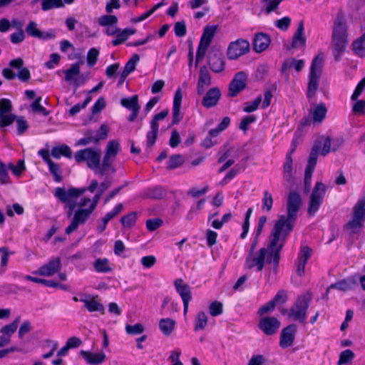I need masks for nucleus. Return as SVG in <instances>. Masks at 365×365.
Returning <instances> with one entry per match:
<instances>
[{
	"mask_svg": "<svg viewBox=\"0 0 365 365\" xmlns=\"http://www.w3.org/2000/svg\"><path fill=\"white\" fill-rule=\"evenodd\" d=\"M347 26L344 15L339 12L337 14L334 22L332 31L333 55L336 61H340L349 41L347 38Z\"/></svg>",
	"mask_w": 365,
	"mask_h": 365,
	"instance_id": "f03ea898",
	"label": "nucleus"
},
{
	"mask_svg": "<svg viewBox=\"0 0 365 365\" xmlns=\"http://www.w3.org/2000/svg\"><path fill=\"white\" fill-rule=\"evenodd\" d=\"M26 32L29 36L39 39H48L55 36L53 34L44 33L38 29L36 23L33 21H31L26 27Z\"/></svg>",
	"mask_w": 365,
	"mask_h": 365,
	"instance_id": "a878e982",
	"label": "nucleus"
},
{
	"mask_svg": "<svg viewBox=\"0 0 365 365\" xmlns=\"http://www.w3.org/2000/svg\"><path fill=\"white\" fill-rule=\"evenodd\" d=\"M120 104L122 106L130 110L140 109V106L138 104V97L137 95L132 96L129 98H122L120 101Z\"/></svg>",
	"mask_w": 365,
	"mask_h": 365,
	"instance_id": "e433bc0d",
	"label": "nucleus"
},
{
	"mask_svg": "<svg viewBox=\"0 0 365 365\" xmlns=\"http://www.w3.org/2000/svg\"><path fill=\"white\" fill-rule=\"evenodd\" d=\"M113 183V178L111 177H106L105 180L100 184L98 190L92 200L91 205L93 208H96L100 198L101 197L103 192L110 187Z\"/></svg>",
	"mask_w": 365,
	"mask_h": 365,
	"instance_id": "7c9ffc66",
	"label": "nucleus"
},
{
	"mask_svg": "<svg viewBox=\"0 0 365 365\" xmlns=\"http://www.w3.org/2000/svg\"><path fill=\"white\" fill-rule=\"evenodd\" d=\"M175 322L171 319L165 318L160 320L159 328L166 336H168L173 331Z\"/></svg>",
	"mask_w": 365,
	"mask_h": 365,
	"instance_id": "58836bf2",
	"label": "nucleus"
},
{
	"mask_svg": "<svg viewBox=\"0 0 365 365\" xmlns=\"http://www.w3.org/2000/svg\"><path fill=\"white\" fill-rule=\"evenodd\" d=\"M81 302L84 303L85 307L90 312H100L101 314L105 313L104 306L98 300V297H89L86 299H81Z\"/></svg>",
	"mask_w": 365,
	"mask_h": 365,
	"instance_id": "cd10ccee",
	"label": "nucleus"
},
{
	"mask_svg": "<svg viewBox=\"0 0 365 365\" xmlns=\"http://www.w3.org/2000/svg\"><path fill=\"white\" fill-rule=\"evenodd\" d=\"M249 51V41L242 38H239L230 43L227 48V57L230 60H235L247 53Z\"/></svg>",
	"mask_w": 365,
	"mask_h": 365,
	"instance_id": "4468645a",
	"label": "nucleus"
},
{
	"mask_svg": "<svg viewBox=\"0 0 365 365\" xmlns=\"http://www.w3.org/2000/svg\"><path fill=\"white\" fill-rule=\"evenodd\" d=\"M230 118L229 117H225L216 128L211 129L209 131V135L210 136H217L230 125Z\"/></svg>",
	"mask_w": 365,
	"mask_h": 365,
	"instance_id": "37998d69",
	"label": "nucleus"
},
{
	"mask_svg": "<svg viewBox=\"0 0 365 365\" xmlns=\"http://www.w3.org/2000/svg\"><path fill=\"white\" fill-rule=\"evenodd\" d=\"M42 10L48 11L54 8L63 6L62 0H42Z\"/></svg>",
	"mask_w": 365,
	"mask_h": 365,
	"instance_id": "49530a36",
	"label": "nucleus"
},
{
	"mask_svg": "<svg viewBox=\"0 0 365 365\" xmlns=\"http://www.w3.org/2000/svg\"><path fill=\"white\" fill-rule=\"evenodd\" d=\"M163 190L158 187L149 188L145 191V195L150 198L160 199L163 197Z\"/></svg>",
	"mask_w": 365,
	"mask_h": 365,
	"instance_id": "8fccbe9b",
	"label": "nucleus"
},
{
	"mask_svg": "<svg viewBox=\"0 0 365 365\" xmlns=\"http://www.w3.org/2000/svg\"><path fill=\"white\" fill-rule=\"evenodd\" d=\"M140 60V57L138 54H133L128 61L125 63L123 71L125 73H130L135 71L137 63Z\"/></svg>",
	"mask_w": 365,
	"mask_h": 365,
	"instance_id": "a18cd8bd",
	"label": "nucleus"
},
{
	"mask_svg": "<svg viewBox=\"0 0 365 365\" xmlns=\"http://www.w3.org/2000/svg\"><path fill=\"white\" fill-rule=\"evenodd\" d=\"M125 331L128 334L136 335L143 333L144 331V327L141 324L139 323L134 325L127 324L125 326Z\"/></svg>",
	"mask_w": 365,
	"mask_h": 365,
	"instance_id": "052dcab7",
	"label": "nucleus"
},
{
	"mask_svg": "<svg viewBox=\"0 0 365 365\" xmlns=\"http://www.w3.org/2000/svg\"><path fill=\"white\" fill-rule=\"evenodd\" d=\"M175 288L180 296L183 302V313L186 315L189 302L192 300V292L190 287L184 282L182 279H178L174 282Z\"/></svg>",
	"mask_w": 365,
	"mask_h": 365,
	"instance_id": "2eb2a0df",
	"label": "nucleus"
},
{
	"mask_svg": "<svg viewBox=\"0 0 365 365\" xmlns=\"http://www.w3.org/2000/svg\"><path fill=\"white\" fill-rule=\"evenodd\" d=\"M262 202V210L266 212H269L272 208L273 198L271 193L269 191H264Z\"/></svg>",
	"mask_w": 365,
	"mask_h": 365,
	"instance_id": "c03bdc74",
	"label": "nucleus"
},
{
	"mask_svg": "<svg viewBox=\"0 0 365 365\" xmlns=\"http://www.w3.org/2000/svg\"><path fill=\"white\" fill-rule=\"evenodd\" d=\"M304 21H301L298 24L297 30L293 38L291 47L293 48H299L303 47L306 43V37L304 35Z\"/></svg>",
	"mask_w": 365,
	"mask_h": 365,
	"instance_id": "bb28decb",
	"label": "nucleus"
},
{
	"mask_svg": "<svg viewBox=\"0 0 365 365\" xmlns=\"http://www.w3.org/2000/svg\"><path fill=\"white\" fill-rule=\"evenodd\" d=\"M326 191L327 186L323 182H317L316 183L309 198L307 209L309 215H314L318 211L323 202Z\"/></svg>",
	"mask_w": 365,
	"mask_h": 365,
	"instance_id": "6e6552de",
	"label": "nucleus"
},
{
	"mask_svg": "<svg viewBox=\"0 0 365 365\" xmlns=\"http://www.w3.org/2000/svg\"><path fill=\"white\" fill-rule=\"evenodd\" d=\"M209 311L210 315L212 317H217L222 314L223 312L222 304L218 301L212 302L209 307Z\"/></svg>",
	"mask_w": 365,
	"mask_h": 365,
	"instance_id": "6e6d98bb",
	"label": "nucleus"
},
{
	"mask_svg": "<svg viewBox=\"0 0 365 365\" xmlns=\"http://www.w3.org/2000/svg\"><path fill=\"white\" fill-rule=\"evenodd\" d=\"M81 62L73 63L71 67L64 71L65 80L68 82H72L75 79L74 77L79 75L80 73V65Z\"/></svg>",
	"mask_w": 365,
	"mask_h": 365,
	"instance_id": "ea45409f",
	"label": "nucleus"
},
{
	"mask_svg": "<svg viewBox=\"0 0 365 365\" xmlns=\"http://www.w3.org/2000/svg\"><path fill=\"white\" fill-rule=\"evenodd\" d=\"M86 190V188L72 187L66 190L63 187H56L54 195L63 203H71L76 202L77 198Z\"/></svg>",
	"mask_w": 365,
	"mask_h": 365,
	"instance_id": "9b49d317",
	"label": "nucleus"
},
{
	"mask_svg": "<svg viewBox=\"0 0 365 365\" xmlns=\"http://www.w3.org/2000/svg\"><path fill=\"white\" fill-rule=\"evenodd\" d=\"M94 267L98 272H108L110 271L107 259H98L94 263Z\"/></svg>",
	"mask_w": 365,
	"mask_h": 365,
	"instance_id": "09e8293b",
	"label": "nucleus"
},
{
	"mask_svg": "<svg viewBox=\"0 0 365 365\" xmlns=\"http://www.w3.org/2000/svg\"><path fill=\"white\" fill-rule=\"evenodd\" d=\"M269 36L264 33L257 34L254 38L253 48L257 53L265 51L270 44Z\"/></svg>",
	"mask_w": 365,
	"mask_h": 365,
	"instance_id": "b1692460",
	"label": "nucleus"
},
{
	"mask_svg": "<svg viewBox=\"0 0 365 365\" xmlns=\"http://www.w3.org/2000/svg\"><path fill=\"white\" fill-rule=\"evenodd\" d=\"M182 99V93L180 88H178L174 96L173 106V125L178 124L180 120V106Z\"/></svg>",
	"mask_w": 365,
	"mask_h": 365,
	"instance_id": "393cba45",
	"label": "nucleus"
},
{
	"mask_svg": "<svg viewBox=\"0 0 365 365\" xmlns=\"http://www.w3.org/2000/svg\"><path fill=\"white\" fill-rule=\"evenodd\" d=\"M282 1L283 0H262V2L265 6L266 12L269 14L272 11H275Z\"/></svg>",
	"mask_w": 365,
	"mask_h": 365,
	"instance_id": "3c124183",
	"label": "nucleus"
},
{
	"mask_svg": "<svg viewBox=\"0 0 365 365\" xmlns=\"http://www.w3.org/2000/svg\"><path fill=\"white\" fill-rule=\"evenodd\" d=\"M207 324V317L204 312H200L197 313L195 320L194 330L197 331L199 330L204 329Z\"/></svg>",
	"mask_w": 365,
	"mask_h": 365,
	"instance_id": "a19ab883",
	"label": "nucleus"
},
{
	"mask_svg": "<svg viewBox=\"0 0 365 365\" xmlns=\"http://www.w3.org/2000/svg\"><path fill=\"white\" fill-rule=\"evenodd\" d=\"M98 23L101 26H110L116 25L118 23V18L113 15H103L98 18Z\"/></svg>",
	"mask_w": 365,
	"mask_h": 365,
	"instance_id": "79ce46f5",
	"label": "nucleus"
},
{
	"mask_svg": "<svg viewBox=\"0 0 365 365\" xmlns=\"http://www.w3.org/2000/svg\"><path fill=\"white\" fill-rule=\"evenodd\" d=\"M208 64L210 69L215 73H220L225 69V62L222 53L213 51L209 53Z\"/></svg>",
	"mask_w": 365,
	"mask_h": 365,
	"instance_id": "6ab92c4d",
	"label": "nucleus"
},
{
	"mask_svg": "<svg viewBox=\"0 0 365 365\" xmlns=\"http://www.w3.org/2000/svg\"><path fill=\"white\" fill-rule=\"evenodd\" d=\"M365 88V77L361 78L357 85L355 91L351 96V100L355 101L352 106L351 114L350 118L354 120L356 115H361L365 113V101L358 100L359 96L362 93Z\"/></svg>",
	"mask_w": 365,
	"mask_h": 365,
	"instance_id": "9d476101",
	"label": "nucleus"
},
{
	"mask_svg": "<svg viewBox=\"0 0 365 365\" xmlns=\"http://www.w3.org/2000/svg\"><path fill=\"white\" fill-rule=\"evenodd\" d=\"M99 55V51L96 48H91L87 54V63L89 66H93L96 64Z\"/></svg>",
	"mask_w": 365,
	"mask_h": 365,
	"instance_id": "338daca9",
	"label": "nucleus"
},
{
	"mask_svg": "<svg viewBox=\"0 0 365 365\" xmlns=\"http://www.w3.org/2000/svg\"><path fill=\"white\" fill-rule=\"evenodd\" d=\"M208 45L202 43L200 42L197 53H196V59H195V67L197 66L198 63L204 58L207 49L208 48Z\"/></svg>",
	"mask_w": 365,
	"mask_h": 365,
	"instance_id": "680f3d73",
	"label": "nucleus"
},
{
	"mask_svg": "<svg viewBox=\"0 0 365 365\" xmlns=\"http://www.w3.org/2000/svg\"><path fill=\"white\" fill-rule=\"evenodd\" d=\"M16 126H17V133L18 135H22L24 133L26 130L28 129V123L27 121L24 118V117H18L16 119Z\"/></svg>",
	"mask_w": 365,
	"mask_h": 365,
	"instance_id": "774afa93",
	"label": "nucleus"
},
{
	"mask_svg": "<svg viewBox=\"0 0 365 365\" xmlns=\"http://www.w3.org/2000/svg\"><path fill=\"white\" fill-rule=\"evenodd\" d=\"M302 203V198L298 192L294 191L289 192L287 200V215L279 216L274 225L270 243L267 248L262 247L255 254H248L245 264L246 269L256 267L257 271H262L266 262L273 263L274 270H277L281 250L287 236L293 230Z\"/></svg>",
	"mask_w": 365,
	"mask_h": 365,
	"instance_id": "f257e3e1",
	"label": "nucleus"
},
{
	"mask_svg": "<svg viewBox=\"0 0 365 365\" xmlns=\"http://www.w3.org/2000/svg\"><path fill=\"white\" fill-rule=\"evenodd\" d=\"M293 150L288 153L286 156V161L283 165L284 178L289 182L292 177V158L291 155Z\"/></svg>",
	"mask_w": 365,
	"mask_h": 365,
	"instance_id": "4c0bfd02",
	"label": "nucleus"
},
{
	"mask_svg": "<svg viewBox=\"0 0 365 365\" xmlns=\"http://www.w3.org/2000/svg\"><path fill=\"white\" fill-rule=\"evenodd\" d=\"M101 156V153L99 150L89 148L77 151L74 155V158L78 163L86 162L89 168L98 170L97 172L99 173Z\"/></svg>",
	"mask_w": 365,
	"mask_h": 365,
	"instance_id": "0eeeda50",
	"label": "nucleus"
},
{
	"mask_svg": "<svg viewBox=\"0 0 365 365\" xmlns=\"http://www.w3.org/2000/svg\"><path fill=\"white\" fill-rule=\"evenodd\" d=\"M247 75L244 71L237 72L229 86V96H235L245 89L247 83Z\"/></svg>",
	"mask_w": 365,
	"mask_h": 365,
	"instance_id": "f3484780",
	"label": "nucleus"
},
{
	"mask_svg": "<svg viewBox=\"0 0 365 365\" xmlns=\"http://www.w3.org/2000/svg\"><path fill=\"white\" fill-rule=\"evenodd\" d=\"M311 300L312 295L309 292L302 294L298 297L294 305L289 309H284L282 313H287L289 318L304 323Z\"/></svg>",
	"mask_w": 365,
	"mask_h": 365,
	"instance_id": "7ed1b4c3",
	"label": "nucleus"
},
{
	"mask_svg": "<svg viewBox=\"0 0 365 365\" xmlns=\"http://www.w3.org/2000/svg\"><path fill=\"white\" fill-rule=\"evenodd\" d=\"M217 27L216 26H206L204 29L202 35L200 38V43L210 46Z\"/></svg>",
	"mask_w": 365,
	"mask_h": 365,
	"instance_id": "72a5a7b5",
	"label": "nucleus"
},
{
	"mask_svg": "<svg viewBox=\"0 0 365 365\" xmlns=\"http://www.w3.org/2000/svg\"><path fill=\"white\" fill-rule=\"evenodd\" d=\"M281 325L280 321L274 317H263L259 321V329L266 335L275 334Z\"/></svg>",
	"mask_w": 365,
	"mask_h": 365,
	"instance_id": "dca6fc26",
	"label": "nucleus"
},
{
	"mask_svg": "<svg viewBox=\"0 0 365 365\" xmlns=\"http://www.w3.org/2000/svg\"><path fill=\"white\" fill-rule=\"evenodd\" d=\"M211 84V76L206 66H202L199 71V78L197 84V92L202 95L205 89Z\"/></svg>",
	"mask_w": 365,
	"mask_h": 365,
	"instance_id": "412c9836",
	"label": "nucleus"
},
{
	"mask_svg": "<svg viewBox=\"0 0 365 365\" xmlns=\"http://www.w3.org/2000/svg\"><path fill=\"white\" fill-rule=\"evenodd\" d=\"M358 280H359L362 289L365 290V275L359 277L357 275H354L331 284L328 287L327 292L328 293L329 290L332 289H336L341 292H347L354 289L358 287Z\"/></svg>",
	"mask_w": 365,
	"mask_h": 365,
	"instance_id": "1a4fd4ad",
	"label": "nucleus"
},
{
	"mask_svg": "<svg viewBox=\"0 0 365 365\" xmlns=\"http://www.w3.org/2000/svg\"><path fill=\"white\" fill-rule=\"evenodd\" d=\"M16 116L13 114H4L0 115V128H4L10 125L16 119Z\"/></svg>",
	"mask_w": 365,
	"mask_h": 365,
	"instance_id": "69168bd1",
	"label": "nucleus"
},
{
	"mask_svg": "<svg viewBox=\"0 0 365 365\" xmlns=\"http://www.w3.org/2000/svg\"><path fill=\"white\" fill-rule=\"evenodd\" d=\"M221 93L218 88L210 89L205 95L202 104L207 108L216 106L220 98Z\"/></svg>",
	"mask_w": 365,
	"mask_h": 365,
	"instance_id": "5701e85b",
	"label": "nucleus"
},
{
	"mask_svg": "<svg viewBox=\"0 0 365 365\" xmlns=\"http://www.w3.org/2000/svg\"><path fill=\"white\" fill-rule=\"evenodd\" d=\"M324 64V55L319 54L312 60L309 75V83L307 96L309 99L312 98L319 88V81L321 77Z\"/></svg>",
	"mask_w": 365,
	"mask_h": 365,
	"instance_id": "20e7f679",
	"label": "nucleus"
},
{
	"mask_svg": "<svg viewBox=\"0 0 365 365\" xmlns=\"http://www.w3.org/2000/svg\"><path fill=\"white\" fill-rule=\"evenodd\" d=\"M120 150V145L118 140H112L108 143L105 150V155L99 169V174L101 176L104 175L108 170H111L113 173L115 172V169L112 166V163Z\"/></svg>",
	"mask_w": 365,
	"mask_h": 365,
	"instance_id": "39448f33",
	"label": "nucleus"
},
{
	"mask_svg": "<svg viewBox=\"0 0 365 365\" xmlns=\"http://www.w3.org/2000/svg\"><path fill=\"white\" fill-rule=\"evenodd\" d=\"M48 165L50 173L54 177V180L58 182H61L62 180V176L59 166L53 161L50 163Z\"/></svg>",
	"mask_w": 365,
	"mask_h": 365,
	"instance_id": "864d4df0",
	"label": "nucleus"
},
{
	"mask_svg": "<svg viewBox=\"0 0 365 365\" xmlns=\"http://www.w3.org/2000/svg\"><path fill=\"white\" fill-rule=\"evenodd\" d=\"M322 143L319 140H317L314 143L311 152L309 153V156L308 158V163L306 169L309 170H314L315 168V165L317 162L318 155L320 153Z\"/></svg>",
	"mask_w": 365,
	"mask_h": 365,
	"instance_id": "c756f323",
	"label": "nucleus"
},
{
	"mask_svg": "<svg viewBox=\"0 0 365 365\" xmlns=\"http://www.w3.org/2000/svg\"><path fill=\"white\" fill-rule=\"evenodd\" d=\"M95 209L93 208V205L91 204L88 209L81 208L76 210L71 224L66 229V233L70 235L76 230L79 225L86 222Z\"/></svg>",
	"mask_w": 365,
	"mask_h": 365,
	"instance_id": "ddd939ff",
	"label": "nucleus"
},
{
	"mask_svg": "<svg viewBox=\"0 0 365 365\" xmlns=\"http://www.w3.org/2000/svg\"><path fill=\"white\" fill-rule=\"evenodd\" d=\"M352 48L356 55L361 57L365 56V34H361L359 38L353 42Z\"/></svg>",
	"mask_w": 365,
	"mask_h": 365,
	"instance_id": "c9c22d12",
	"label": "nucleus"
},
{
	"mask_svg": "<svg viewBox=\"0 0 365 365\" xmlns=\"http://www.w3.org/2000/svg\"><path fill=\"white\" fill-rule=\"evenodd\" d=\"M296 332V324H290L283 329L280 335V346L283 349L291 346L293 344Z\"/></svg>",
	"mask_w": 365,
	"mask_h": 365,
	"instance_id": "aec40b11",
	"label": "nucleus"
},
{
	"mask_svg": "<svg viewBox=\"0 0 365 365\" xmlns=\"http://www.w3.org/2000/svg\"><path fill=\"white\" fill-rule=\"evenodd\" d=\"M90 143H97L96 139L94 136V131L93 130H88L86 133L85 137L80 139L77 145H86Z\"/></svg>",
	"mask_w": 365,
	"mask_h": 365,
	"instance_id": "603ef678",
	"label": "nucleus"
},
{
	"mask_svg": "<svg viewBox=\"0 0 365 365\" xmlns=\"http://www.w3.org/2000/svg\"><path fill=\"white\" fill-rule=\"evenodd\" d=\"M183 163L182 156L181 155H175L170 158L168 162V169L173 170L175 169L180 165H181Z\"/></svg>",
	"mask_w": 365,
	"mask_h": 365,
	"instance_id": "5fc2aeb1",
	"label": "nucleus"
},
{
	"mask_svg": "<svg viewBox=\"0 0 365 365\" xmlns=\"http://www.w3.org/2000/svg\"><path fill=\"white\" fill-rule=\"evenodd\" d=\"M352 220L345 225L350 235L358 233L363 227L365 218V199H360L353 209Z\"/></svg>",
	"mask_w": 365,
	"mask_h": 365,
	"instance_id": "423d86ee",
	"label": "nucleus"
},
{
	"mask_svg": "<svg viewBox=\"0 0 365 365\" xmlns=\"http://www.w3.org/2000/svg\"><path fill=\"white\" fill-rule=\"evenodd\" d=\"M327 110L324 103L317 105L312 110L313 122L320 123L326 117Z\"/></svg>",
	"mask_w": 365,
	"mask_h": 365,
	"instance_id": "2f4dec72",
	"label": "nucleus"
},
{
	"mask_svg": "<svg viewBox=\"0 0 365 365\" xmlns=\"http://www.w3.org/2000/svg\"><path fill=\"white\" fill-rule=\"evenodd\" d=\"M81 355L86 361L87 363L92 365H98L106 359V354L103 352L91 353L87 351H81Z\"/></svg>",
	"mask_w": 365,
	"mask_h": 365,
	"instance_id": "c85d7f7f",
	"label": "nucleus"
},
{
	"mask_svg": "<svg viewBox=\"0 0 365 365\" xmlns=\"http://www.w3.org/2000/svg\"><path fill=\"white\" fill-rule=\"evenodd\" d=\"M291 19L289 16H284L280 19L275 21L274 26L282 31H287L291 24Z\"/></svg>",
	"mask_w": 365,
	"mask_h": 365,
	"instance_id": "e2e57ef3",
	"label": "nucleus"
},
{
	"mask_svg": "<svg viewBox=\"0 0 365 365\" xmlns=\"http://www.w3.org/2000/svg\"><path fill=\"white\" fill-rule=\"evenodd\" d=\"M261 101H262V97H261V96H259L253 101L246 103L245 106L243 108V110L246 113H251V112L256 110L258 108L259 105L260 104Z\"/></svg>",
	"mask_w": 365,
	"mask_h": 365,
	"instance_id": "bf43d9fd",
	"label": "nucleus"
},
{
	"mask_svg": "<svg viewBox=\"0 0 365 365\" xmlns=\"http://www.w3.org/2000/svg\"><path fill=\"white\" fill-rule=\"evenodd\" d=\"M354 353L350 349H346L343 351L339 356V359L338 361L339 365H342L348 363L354 358Z\"/></svg>",
	"mask_w": 365,
	"mask_h": 365,
	"instance_id": "0e129e2a",
	"label": "nucleus"
},
{
	"mask_svg": "<svg viewBox=\"0 0 365 365\" xmlns=\"http://www.w3.org/2000/svg\"><path fill=\"white\" fill-rule=\"evenodd\" d=\"M19 319L18 317L12 323L3 327L0 330L1 333L11 337L17 329Z\"/></svg>",
	"mask_w": 365,
	"mask_h": 365,
	"instance_id": "de8ad7c7",
	"label": "nucleus"
},
{
	"mask_svg": "<svg viewBox=\"0 0 365 365\" xmlns=\"http://www.w3.org/2000/svg\"><path fill=\"white\" fill-rule=\"evenodd\" d=\"M304 66L303 60H296L294 58L289 59L284 62L282 66V72L284 73L287 68H294L297 72L302 71Z\"/></svg>",
	"mask_w": 365,
	"mask_h": 365,
	"instance_id": "f704fd0d",
	"label": "nucleus"
},
{
	"mask_svg": "<svg viewBox=\"0 0 365 365\" xmlns=\"http://www.w3.org/2000/svg\"><path fill=\"white\" fill-rule=\"evenodd\" d=\"M136 212H130L126 215H124L121 218V223L125 227H132L136 220Z\"/></svg>",
	"mask_w": 365,
	"mask_h": 365,
	"instance_id": "4d7b16f0",
	"label": "nucleus"
},
{
	"mask_svg": "<svg viewBox=\"0 0 365 365\" xmlns=\"http://www.w3.org/2000/svg\"><path fill=\"white\" fill-rule=\"evenodd\" d=\"M61 269V262L59 257L51 259L48 263L41 266L34 274L44 277H51L58 273Z\"/></svg>",
	"mask_w": 365,
	"mask_h": 365,
	"instance_id": "a211bd4d",
	"label": "nucleus"
},
{
	"mask_svg": "<svg viewBox=\"0 0 365 365\" xmlns=\"http://www.w3.org/2000/svg\"><path fill=\"white\" fill-rule=\"evenodd\" d=\"M168 110H164L160 113L156 114L150 122V130L146 135V145L148 148H151L155 143L158 137L160 120H163L168 115Z\"/></svg>",
	"mask_w": 365,
	"mask_h": 365,
	"instance_id": "f8f14e48",
	"label": "nucleus"
},
{
	"mask_svg": "<svg viewBox=\"0 0 365 365\" xmlns=\"http://www.w3.org/2000/svg\"><path fill=\"white\" fill-rule=\"evenodd\" d=\"M51 155L56 159L60 158L62 155L71 158L72 156V152L68 145H62L53 147L51 150Z\"/></svg>",
	"mask_w": 365,
	"mask_h": 365,
	"instance_id": "473e14b6",
	"label": "nucleus"
},
{
	"mask_svg": "<svg viewBox=\"0 0 365 365\" xmlns=\"http://www.w3.org/2000/svg\"><path fill=\"white\" fill-rule=\"evenodd\" d=\"M312 250L307 246H303L299 252L297 261V272L299 276L304 274L305 265L312 256Z\"/></svg>",
	"mask_w": 365,
	"mask_h": 365,
	"instance_id": "4be33fe9",
	"label": "nucleus"
},
{
	"mask_svg": "<svg viewBox=\"0 0 365 365\" xmlns=\"http://www.w3.org/2000/svg\"><path fill=\"white\" fill-rule=\"evenodd\" d=\"M92 97L88 96L86 97L85 101L82 103H78L73 107L71 108L69 110V113L71 115H75L80 112V110L83 108H85L87 105L91 101Z\"/></svg>",
	"mask_w": 365,
	"mask_h": 365,
	"instance_id": "13d9d810",
	"label": "nucleus"
}]
</instances>
